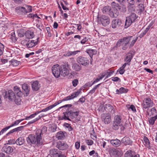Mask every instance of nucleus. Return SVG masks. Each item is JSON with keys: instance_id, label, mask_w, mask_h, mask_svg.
I'll return each instance as SVG.
<instances>
[{"instance_id": "1", "label": "nucleus", "mask_w": 157, "mask_h": 157, "mask_svg": "<svg viewBox=\"0 0 157 157\" xmlns=\"http://www.w3.org/2000/svg\"><path fill=\"white\" fill-rule=\"evenodd\" d=\"M47 127L44 126L42 129H37L35 134H29L26 138L28 144L30 145L39 146L43 144L42 137L45 135L47 131Z\"/></svg>"}, {"instance_id": "2", "label": "nucleus", "mask_w": 157, "mask_h": 157, "mask_svg": "<svg viewBox=\"0 0 157 157\" xmlns=\"http://www.w3.org/2000/svg\"><path fill=\"white\" fill-rule=\"evenodd\" d=\"M132 37V36L124 37L119 39L117 42L116 47L118 48L121 46L122 49L123 50H126L128 48L129 43Z\"/></svg>"}, {"instance_id": "3", "label": "nucleus", "mask_w": 157, "mask_h": 157, "mask_svg": "<svg viewBox=\"0 0 157 157\" xmlns=\"http://www.w3.org/2000/svg\"><path fill=\"white\" fill-rule=\"evenodd\" d=\"M72 106V105L71 104H67L62 106L59 108L58 110H59L60 109H61L63 108H65L67 107H68L66 110V111L64 112L63 113V116L62 117H59V120H67L69 121H71L69 117L71 118V108H70Z\"/></svg>"}, {"instance_id": "4", "label": "nucleus", "mask_w": 157, "mask_h": 157, "mask_svg": "<svg viewBox=\"0 0 157 157\" xmlns=\"http://www.w3.org/2000/svg\"><path fill=\"white\" fill-rule=\"evenodd\" d=\"M123 123L122 117L120 115H117L114 118V120L112 124V129L115 130H118Z\"/></svg>"}, {"instance_id": "5", "label": "nucleus", "mask_w": 157, "mask_h": 157, "mask_svg": "<svg viewBox=\"0 0 157 157\" xmlns=\"http://www.w3.org/2000/svg\"><path fill=\"white\" fill-rule=\"evenodd\" d=\"M138 16L134 13L131 14L126 18L125 22L124 25L125 28H127L130 26L133 22L136 21Z\"/></svg>"}, {"instance_id": "6", "label": "nucleus", "mask_w": 157, "mask_h": 157, "mask_svg": "<svg viewBox=\"0 0 157 157\" xmlns=\"http://www.w3.org/2000/svg\"><path fill=\"white\" fill-rule=\"evenodd\" d=\"M154 105L152 101L150 98H144L141 105L144 111L147 108L152 107Z\"/></svg>"}, {"instance_id": "7", "label": "nucleus", "mask_w": 157, "mask_h": 157, "mask_svg": "<svg viewBox=\"0 0 157 157\" xmlns=\"http://www.w3.org/2000/svg\"><path fill=\"white\" fill-rule=\"evenodd\" d=\"M70 68L68 62H65L64 64L60 66V70L61 75L62 76L65 77L67 75L69 72L68 68Z\"/></svg>"}, {"instance_id": "8", "label": "nucleus", "mask_w": 157, "mask_h": 157, "mask_svg": "<svg viewBox=\"0 0 157 157\" xmlns=\"http://www.w3.org/2000/svg\"><path fill=\"white\" fill-rule=\"evenodd\" d=\"M97 18L98 21L104 26H107L110 23V19L108 16L102 15L100 17H98Z\"/></svg>"}, {"instance_id": "9", "label": "nucleus", "mask_w": 157, "mask_h": 157, "mask_svg": "<svg viewBox=\"0 0 157 157\" xmlns=\"http://www.w3.org/2000/svg\"><path fill=\"white\" fill-rule=\"evenodd\" d=\"M62 151L57 149H52L50 151V155L52 157H66Z\"/></svg>"}, {"instance_id": "10", "label": "nucleus", "mask_w": 157, "mask_h": 157, "mask_svg": "<svg viewBox=\"0 0 157 157\" xmlns=\"http://www.w3.org/2000/svg\"><path fill=\"white\" fill-rule=\"evenodd\" d=\"M52 71L54 76L56 78L59 77L61 75L60 66L58 64L53 65L52 68Z\"/></svg>"}, {"instance_id": "11", "label": "nucleus", "mask_w": 157, "mask_h": 157, "mask_svg": "<svg viewBox=\"0 0 157 157\" xmlns=\"http://www.w3.org/2000/svg\"><path fill=\"white\" fill-rule=\"evenodd\" d=\"M101 118L102 121L104 122L105 124H108L111 122V116L109 113H103L101 116Z\"/></svg>"}, {"instance_id": "12", "label": "nucleus", "mask_w": 157, "mask_h": 157, "mask_svg": "<svg viewBox=\"0 0 157 157\" xmlns=\"http://www.w3.org/2000/svg\"><path fill=\"white\" fill-rule=\"evenodd\" d=\"M77 61L79 64L85 66L88 65L89 63V60L87 58L81 56L77 58Z\"/></svg>"}, {"instance_id": "13", "label": "nucleus", "mask_w": 157, "mask_h": 157, "mask_svg": "<svg viewBox=\"0 0 157 157\" xmlns=\"http://www.w3.org/2000/svg\"><path fill=\"white\" fill-rule=\"evenodd\" d=\"M3 94L5 98H8L10 100L14 99L15 96L14 94L11 90H9L7 92L5 91Z\"/></svg>"}, {"instance_id": "14", "label": "nucleus", "mask_w": 157, "mask_h": 157, "mask_svg": "<svg viewBox=\"0 0 157 157\" xmlns=\"http://www.w3.org/2000/svg\"><path fill=\"white\" fill-rule=\"evenodd\" d=\"M56 147L59 150L63 151L67 150L68 146L65 142L59 141L57 142Z\"/></svg>"}, {"instance_id": "15", "label": "nucleus", "mask_w": 157, "mask_h": 157, "mask_svg": "<svg viewBox=\"0 0 157 157\" xmlns=\"http://www.w3.org/2000/svg\"><path fill=\"white\" fill-rule=\"evenodd\" d=\"M104 109L105 111L111 114H113L115 113V109L113 106L109 104H107L105 105L104 106Z\"/></svg>"}, {"instance_id": "16", "label": "nucleus", "mask_w": 157, "mask_h": 157, "mask_svg": "<svg viewBox=\"0 0 157 157\" xmlns=\"http://www.w3.org/2000/svg\"><path fill=\"white\" fill-rule=\"evenodd\" d=\"M70 59L71 61V65L73 70L77 72L80 71L81 69V67L77 63L75 62V61L74 58H71Z\"/></svg>"}, {"instance_id": "17", "label": "nucleus", "mask_w": 157, "mask_h": 157, "mask_svg": "<svg viewBox=\"0 0 157 157\" xmlns=\"http://www.w3.org/2000/svg\"><path fill=\"white\" fill-rule=\"evenodd\" d=\"M109 152L110 155L111 157H118L121 155L119 151L114 148L110 149Z\"/></svg>"}, {"instance_id": "18", "label": "nucleus", "mask_w": 157, "mask_h": 157, "mask_svg": "<svg viewBox=\"0 0 157 157\" xmlns=\"http://www.w3.org/2000/svg\"><path fill=\"white\" fill-rule=\"evenodd\" d=\"M39 38H38L37 39V41H35L34 40H29L27 43H23L24 44V45H25L28 48H31L35 46L37 44L39 41Z\"/></svg>"}, {"instance_id": "19", "label": "nucleus", "mask_w": 157, "mask_h": 157, "mask_svg": "<svg viewBox=\"0 0 157 157\" xmlns=\"http://www.w3.org/2000/svg\"><path fill=\"white\" fill-rule=\"evenodd\" d=\"M121 24V21L119 19H114L112 23V27L113 29L117 28Z\"/></svg>"}, {"instance_id": "20", "label": "nucleus", "mask_w": 157, "mask_h": 157, "mask_svg": "<svg viewBox=\"0 0 157 157\" xmlns=\"http://www.w3.org/2000/svg\"><path fill=\"white\" fill-rule=\"evenodd\" d=\"M134 54L132 52H130L128 53L126 55L124 58V61L125 62L128 63V65H129L130 62L134 56Z\"/></svg>"}, {"instance_id": "21", "label": "nucleus", "mask_w": 157, "mask_h": 157, "mask_svg": "<svg viewBox=\"0 0 157 157\" xmlns=\"http://www.w3.org/2000/svg\"><path fill=\"white\" fill-rule=\"evenodd\" d=\"M121 142L125 146L127 145H131L133 142L129 137L127 136L123 137L122 139Z\"/></svg>"}, {"instance_id": "22", "label": "nucleus", "mask_w": 157, "mask_h": 157, "mask_svg": "<svg viewBox=\"0 0 157 157\" xmlns=\"http://www.w3.org/2000/svg\"><path fill=\"white\" fill-rule=\"evenodd\" d=\"M111 10V7L110 6H106L103 8L102 12L104 13L110 12V14L109 15L113 17H116L113 14H112V12H110Z\"/></svg>"}, {"instance_id": "23", "label": "nucleus", "mask_w": 157, "mask_h": 157, "mask_svg": "<svg viewBox=\"0 0 157 157\" xmlns=\"http://www.w3.org/2000/svg\"><path fill=\"white\" fill-rule=\"evenodd\" d=\"M108 141L114 146L118 147L121 145V141L116 139L114 140H109Z\"/></svg>"}, {"instance_id": "24", "label": "nucleus", "mask_w": 157, "mask_h": 157, "mask_svg": "<svg viewBox=\"0 0 157 157\" xmlns=\"http://www.w3.org/2000/svg\"><path fill=\"white\" fill-rule=\"evenodd\" d=\"M32 87L33 90L34 91H37L39 89L40 84L37 81H36L33 82L32 84Z\"/></svg>"}, {"instance_id": "25", "label": "nucleus", "mask_w": 157, "mask_h": 157, "mask_svg": "<svg viewBox=\"0 0 157 157\" xmlns=\"http://www.w3.org/2000/svg\"><path fill=\"white\" fill-rule=\"evenodd\" d=\"M15 11L18 13L19 14L27 12V10L26 8L22 6H18L16 7L15 8Z\"/></svg>"}, {"instance_id": "26", "label": "nucleus", "mask_w": 157, "mask_h": 157, "mask_svg": "<svg viewBox=\"0 0 157 157\" xmlns=\"http://www.w3.org/2000/svg\"><path fill=\"white\" fill-rule=\"evenodd\" d=\"M13 89L14 91V94L17 95V96L21 97L23 94V93L20 89V88L17 86L14 87Z\"/></svg>"}, {"instance_id": "27", "label": "nucleus", "mask_w": 157, "mask_h": 157, "mask_svg": "<svg viewBox=\"0 0 157 157\" xmlns=\"http://www.w3.org/2000/svg\"><path fill=\"white\" fill-rule=\"evenodd\" d=\"M22 88L23 90L24 91L26 96H27L29 94V91L30 88L26 83H24L22 86Z\"/></svg>"}, {"instance_id": "28", "label": "nucleus", "mask_w": 157, "mask_h": 157, "mask_svg": "<svg viewBox=\"0 0 157 157\" xmlns=\"http://www.w3.org/2000/svg\"><path fill=\"white\" fill-rule=\"evenodd\" d=\"M86 52L88 53L91 58H92L93 55H95L97 53V51L95 49H87Z\"/></svg>"}, {"instance_id": "29", "label": "nucleus", "mask_w": 157, "mask_h": 157, "mask_svg": "<svg viewBox=\"0 0 157 157\" xmlns=\"http://www.w3.org/2000/svg\"><path fill=\"white\" fill-rule=\"evenodd\" d=\"M2 150L6 153L9 154L13 152V149L11 147L5 146L3 147Z\"/></svg>"}, {"instance_id": "30", "label": "nucleus", "mask_w": 157, "mask_h": 157, "mask_svg": "<svg viewBox=\"0 0 157 157\" xmlns=\"http://www.w3.org/2000/svg\"><path fill=\"white\" fill-rule=\"evenodd\" d=\"M71 119L76 118L79 113V111H75L72 108H71Z\"/></svg>"}, {"instance_id": "31", "label": "nucleus", "mask_w": 157, "mask_h": 157, "mask_svg": "<svg viewBox=\"0 0 157 157\" xmlns=\"http://www.w3.org/2000/svg\"><path fill=\"white\" fill-rule=\"evenodd\" d=\"M56 137L58 140H62L65 138V136L63 132L60 131L57 133Z\"/></svg>"}, {"instance_id": "32", "label": "nucleus", "mask_w": 157, "mask_h": 157, "mask_svg": "<svg viewBox=\"0 0 157 157\" xmlns=\"http://www.w3.org/2000/svg\"><path fill=\"white\" fill-rule=\"evenodd\" d=\"M132 152L131 150L127 151L124 154V157H140V155L138 154L133 155Z\"/></svg>"}, {"instance_id": "33", "label": "nucleus", "mask_w": 157, "mask_h": 157, "mask_svg": "<svg viewBox=\"0 0 157 157\" xmlns=\"http://www.w3.org/2000/svg\"><path fill=\"white\" fill-rule=\"evenodd\" d=\"M25 36L28 39H32L34 36V33L33 31L28 30L25 33Z\"/></svg>"}, {"instance_id": "34", "label": "nucleus", "mask_w": 157, "mask_h": 157, "mask_svg": "<svg viewBox=\"0 0 157 157\" xmlns=\"http://www.w3.org/2000/svg\"><path fill=\"white\" fill-rule=\"evenodd\" d=\"M143 140L145 143V146L147 147L148 149H151V147L149 139L146 136H144V137Z\"/></svg>"}, {"instance_id": "35", "label": "nucleus", "mask_w": 157, "mask_h": 157, "mask_svg": "<svg viewBox=\"0 0 157 157\" xmlns=\"http://www.w3.org/2000/svg\"><path fill=\"white\" fill-rule=\"evenodd\" d=\"M157 119V115L153 117H151L148 119V122L149 124L151 125H153Z\"/></svg>"}, {"instance_id": "36", "label": "nucleus", "mask_w": 157, "mask_h": 157, "mask_svg": "<svg viewBox=\"0 0 157 157\" xmlns=\"http://www.w3.org/2000/svg\"><path fill=\"white\" fill-rule=\"evenodd\" d=\"M149 111L150 112V113L149 114L148 113V115H149L150 116H155L157 115V110L156 108L154 107L151 109L149 110Z\"/></svg>"}, {"instance_id": "37", "label": "nucleus", "mask_w": 157, "mask_h": 157, "mask_svg": "<svg viewBox=\"0 0 157 157\" xmlns=\"http://www.w3.org/2000/svg\"><path fill=\"white\" fill-rule=\"evenodd\" d=\"M24 140L23 137H19L16 141V143L17 145H21L24 143Z\"/></svg>"}, {"instance_id": "38", "label": "nucleus", "mask_w": 157, "mask_h": 157, "mask_svg": "<svg viewBox=\"0 0 157 157\" xmlns=\"http://www.w3.org/2000/svg\"><path fill=\"white\" fill-rule=\"evenodd\" d=\"M10 62L14 66H17L20 63V62L15 59H12L10 61Z\"/></svg>"}, {"instance_id": "39", "label": "nucleus", "mask_w": 157, "mask_h": 157, "mask_svg": "<svg viewBox=\"0 0 157 157\" xmlns=\"http://www.w3.org/2000/svg\"><path fill=\"white\" fill-rule=\"evenodd\" d=\"M21 97L17 96L14 97V101L15 103L17 105H20L21 104V101L20 98Z\"/></svg>"}, {"instance_id": "40", "label": "nucleus", "mask_w": 157, "mask_h": 157, "mask_svg": "<svg viewBox=\"0 0 157 157\" xmlns=\"http://www.w3.org/2000/svg\"><path fill=\"white\" fill-rule=\"evenodd\" d=\"M40 113V112H39V111H36L35 113L31 114L29 116L26 117L25 120H28L29 119L34 118L36 115Z\"/></svg>"}, {"instance_id": "41", "label": "nucleus", "mask_w": 157, "mask_h": 157, "mask_svg": "<svg viewBox=\"0 0 157 157\" xmlns=\"http://www.w3.org/2000/svg\"><path fill=\"white\" fill-rule=\"evenodd\" d=\"M101 85V83L95 86L88 93V94H92L94 93L95 90L99 87Z\"/></svg>"}, {"instance_id": "42", "label": "nucleus", "mask_w": 157, "mask_h": 157, "mask_svg": "<svg viewBox=\"0 0 157 157\" xmlns=\"http://www.w3.org/2000/svg\"><path fill=\"white\" fill-rule=\"evenodd\" d=\"M77 97V96L76 95V94H75L74 92L72 93V94H71V95L70 96H68L66 97V99L67 101H68L72 99H74V98L76 97Z\"/></svg>"}, {"instance_id": "43", "label": "nucleus", "mask_w": 157, "mask_h": 157, "mask_svg": "<svg viewBox=\"0 0 157 157\" xmlns=\"http://www.w3.org/2000/svg\"><path fill=\"white\" fill-rule=\"evenodd\" d=\"M127 3L128 4V8H130L132 6L134 5L135 3V0H127Z\"/></svg>"}, {"instance_id": "44", "label": "nucleus", "mask_w": 157, "mask_h": 157, "mask_svg": "<svg viewBox=\"0 0 157 157\" xmlns=\"http://www.w3.org/2000/svg\"><path fill=\"white\" fill-rule=\"evenodd\" d=\"M114 72V71H110V72L107 71L106 72H105L106 75L105 78H107L110 76L112 75L113 74Z\"/></svg>"}, {"instance_id": "45", "label": "nucleus", "mask_w": 157, "mask_h": 157, "mask_svg": "<svg viewBox=\"0 0 157 157\" xmlns=\"http://www.w3.org/2000/svg\"><path fill=\"white\" fill-rule=\"evenodd\" d=\"M120 94L123 93H126L128 92V90L127 89H125L124 87H121L120 88Z\"/></svg>"}, {"instance_id": "46", "label": "nucleus", "mask_w": 157, "mask_h": 157, "mask_svg": "<svg viewBox=\"0 0 157 157\" xmlns=\"http://www.w3.org/2000/svg\"><path fill=\"white\" fill-rule=\"evenodd\" d=\"M11 39L13 42H15L17 41V39L15 37V34L14 33H11Z\"/></svg>"}, {"instance_id": "47", "label": "nucleus", "mask_w": 157, "mask_h": 157, "mask_svg": "<svg viewBox=\"0 0 157 157\" xmlns=\"http://www.w3.org/2000/svg\"><path fill=\"white\" fill-rule=\"evenodd\" d=\"M4 48V46L0 42V56L3 54Z\"/></svg>"}, {"instance_id": "48", "label": "nucleus", "mask_w": 157, "mask_h": 157, "mask_svg": "<svg viewBox=\"0 0 157 157\" xmlns=\"http://www.w3.org/2000/svg\"><path fill=\"white\" fill-rule=\"evenodd\" d=\"M10 128V127L9 126L2 129L0 132V135L3 134L4 132H6Z\"/></svg>"}, {"instance_id": "49", "label": "nucleus", "mask_w": 157, "mask_h": 157, "mask_svg": "<svg viewBox=\"0 0 157 157\" xmlns=\"http://www.w3.org/2000/svg\"><path fill=\"white\" fill-rule=\"evenodd\" d=\"M78 82V80L77 79H75L72 82V85L73 86H76Z\"/></svg>"}, {"instance_id": "50", "label": "nucleus", "mask_w": 157, "mask_h": 157, "mask_svg": "<svg viewBox=\"0 0 157 157\" xmlns=\"http://www.w3.org/2000/svg\"><path fill=\"white\" fill-rule=\"evenodd\" d=\"M20 123V121H19L18 120L15 121L12 124H11L10 126V128L15 126H16L17 125H18L19 123Z\"/></svg>"}, {"instance_id": "51", "label": "nucleus", "mask_w": 157, "mask_h": 157, "mask_svg": "<svg viewBox=\"0 0 157 157\" xmlns=\"http://www.w3.org/2000/svg\"><path fill=\"white\" fill-rule=\"evenodd\" d=\"M111 5L114 8H115L116 7H118L119 6V4L115 2H112L111 3Z\"/></svg>"}, {"instance_id": "52", "label": "nucleus", "mask_w": 157, "mask_h": 157, "mask_svg": "<svg viewBox=\"0 0 157 157\" xmlns=\"http://www.w3.org/2000/svg\"><path fill=\"white\" fill-rule=\"evenodd\" d=\"M46 29L48 33V35L49 37H51L52 36V34L51 33L50 28L49 27H47L46 28Z\"/></svg>"}, {"instance_id": "53", "label": "nucleus", "mask_w": 157, "mask_h": 157, "mask_svg": "<svg viewBox=\"0 0 157 157\" xmlns=\"http://www.w3.org/2000/svg\"><path fill=\"white\" fill-rule=\"evenodd\" d=\"M86 142L88 145H91L93 144L94 143L93 141L91 140H86Z\"/></svg>"}, {"instance_id": "54", "label": "nucleus", "mask_w": 157, "mask_h": 157, "mask_svg": "<svg viewBox=\"0 0 157 157\" xmlns=\"http://www.w3.org/2000/svg\"><path fill=\"white\" fill-rule=\"evenodd\" d=\"M88 38H87L86 37H85L81 41L80 43L82 44H84L88 41Z\"/></svg>"}, {"instance_id": "55", "label": "nucleus", "mask_w": 157, "mask_h": 157, "mask_svg": "<svg viewBox=\"0 0 157 157\" xmlns=\"http://www.w3.org/2000/svg\"><path fill=\"white\" fill-rule=\"evenodd\" d=\"M125 71V70L124 69H122L121 67H120L119 69L117 71V72L119 71V74L121 75H123L124 74Z\"/></svg>"}, {"instance_id": "56", "label": "nucleus", "mask_w": 157, "mask_h": 157, "mask_svg": "<svg viewBox=\"0 0 157 157\" xmlns=\"http://www.w3.org/2000/svg\"><path fill=\"white\" fill-rule=\"evenodd\" d=\"M128 109H131L132 111L134 112H136V110L135 106L133 105H131L130 107L128 108Z\"/></svg>"}, {"instance_id": "57", "label": "nucleus", "mask_w": 157, "mask_h": 157, "mask_svg": "<svg viewBox=\"0 0 157 157\" xmlns=\"http://www.w3.org/2000/svg\"><path fill=\"white\" fill-rule=\"evenodd\" d=\"M81 52L80 50H77L74 51H71V56H74Z\"/></svg>"}, {"instance_id": "58", "label": "nucleus", "mask_w": 157, "mask_h": 157, "mask_svg": "<svg viewBox=\"0 0 157 157\" xmlns=\"http://www.w3.org/2000/svg\"><path fill=\"white\" fill-rule=\"evenodd\" d=\"M27 12H26V13H29L31 12L32 11V6H27Z\"/></svg>"}, {"instance_id": "59", "label": "nucleus", "mask_w": 157, "mask_h": 157, "mask_svg": "<svg viewBox=\"0 0 157 157\" xmlns=\"http://www.w3.org/2000/svg\"><path fill=\"white\" fill-rule=\"evenodd\" d=\"M139 8L140 12L143 11L144 10V5L143 4L139 5Z\"/></svg>"}, {"instance_id": "60", "label": "nucleus", "mask_w": 157, "mask_h": 157, "mask_svg": "<svg viewBox=\"0 0 157 157\" xmlns=\"http://www.w3.org/2000/svg\"><path fill=\"white\" fill-rule=\"evenodd\" d=\"M85 100L86 99L85 98L82 96L79 99L78 101H79L80 102H81L82 103H83L85 102Z\"/></svg>"}, {"instance_id": "61", "label": "nucleus", "mask_w": 157, "mask_h": 157, "mask_svg": "<svg viewBox=\"0 0 157 157\" xmlns=\"http://www.w3.org/2000/svg\"><path fill=\"white\" fill-rule=\"evenodd\" d=\"M122 9H121V8H119V9L121 10V11L123 12H125L126 10V9L125 6L124 5H122Z\"/></svg>"}, {"instance_id": "62", "label": "nucleus", "mask_w": 157, "mask_h": 157, "mask_svg": "<svg viewBox=\"0 0 157 157\" xmlns=\"http://www.w3.org/2000/svg\"><path fill=\"white\" fill-rule=\"evenodd\" d=\"M111 79L114 82H117L120 80V78L117 77H112L111 78Z\"/></svg>"}, {"instance_id": "63", "label": "nucleus", "mask_w": 157, "mask_h": 157, "mask_svg": "<svg viewBox=\"0 0 157 157\" xmlns=\"http://www.w3.org/2000/svg\"><path fill=\"white\" fill-rule=\"evenodd\" d=\"M80 147V142H76L75 144V147L76 149H78Z\"/></svg>"}, {"instance_id": "64", "label": "nucleus", "mask_w": 157, "mask_h": 157, "mask_svg": "<svg viewBox=\"0 0 157 157\" xmlns=\"http://www.w3.org/2000/svg\"><path fill=\"white\" fill-rule=\"evenodd\" d=\"M64 56L66 57H69L71 56V51H69L64 54Z\"/></svg>"}]
</instances>
